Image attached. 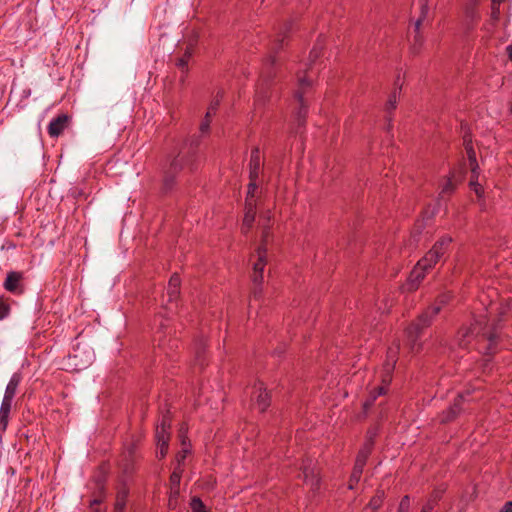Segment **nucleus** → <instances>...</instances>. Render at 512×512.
Returning a JSON list of instances; mask_svg holds the SVG:
<instances>
[{"label":"nucleus","instance_id":"obj_1","mask_svg":"<svg viewBox=\"0 0 512 512\" xmlns=\"http://www.w3.org/2000/svg\"><path fill=\"white\" fill-rule=\"evenodd\" d=\"M452 297L453 296L450 291L441 293L437 297L435 303L428 307L423 313H421L417 319L407 328V340L413 352L420 350L421 343L419 340L423 334L424 329L432 324L435 316L438 315L442 308L450 302Z\"/></svg>","mask_w":512,"mask_h":512},{"label":"nucleus","instance_id":"obj_2","mask_svg":"<svg viewBox=\"0 0 512 512\" xmlns=\"http://www.w3.org/2000/svg\"><path fill=\"white\" fill-rule=\"evenodd\" d=\"M477 338L487 342L486 354H494L498 342V334L494 329L488 328L484 318L475 320L470 327L462 328L457 334L458 345L468 348L471 340Z\"/></svg>","mask_w":512,"mask_h":512},{"label":"nucleus","instance_id":"obj_3","mask_svg":"<svg viewBox=\"0 0 512 512\" xmlns=\"http://www.w3.org/2000/svg\"><path fill=\"white\" fill-rule=\"evenodd\" d=\"M477 338L487 342L486 354H494L498 342V334L494 329L488 328L484 318L475 320L470 327L462 328L457 334L458 345L468 348L471 340Z\"/></svg>","mask_w":512,"mask_h":512},{"label":"nucleus","instance_id":"obj_4","mask_svg":"<svg viewBox=\"0 0 512 512\" xmlns=\"http://www.w3.org/2000/svg\"><path fill=\"white\" fill-rule=\"evenodd\" d=\"M264 158L260 154L258 147L251 150L248 162L249 183L247 192H255L256 190H268L267 183L269 176L265 169Z\"/></svg>","mask_w":512,"mask_h":512},{"label":"nucleus","instance_id":"obj_5","mask_svg":"<svg viewBox=\"0 0 512 512\" xmlns=\"http://www.w3.org/2000/svg\"><path fill=\"white\" fill-rule=\"evenodd\" d=\"M195 149L192 147H183L176 157L171 161L170 167L165 171L163 177V187L165 190L174 188L175 174L188 167L190 170L194 167Z\"/></svg>","mask_w":512,"mask_h":512},{"label":"nucleus","instance_id":"obj_6","mask_svg":"<svg viewBox=\"0 0 512 512\" xmlns=\"http://www.w3.org/2000/svg\"><path fill=\"white\" fill-rule=\"evenodd\" d=\"M257 260L253 263L251 279L253 282L252 296L254 299H260L262 296V284L264 280L263 272L267 264V248L259 246L257 251Z\"/></svg>","mask_w":512,"mask_h":512},{"label":"nucleus","instance_id":"obj_7","mask_svg":"<svg viewBox=\"0 0 512 512\" xmlns=\"http://www.w3.org/2000/svg\"><path fill=\"white\" fill-rule=\"evenodd\" d=\"M170 428H171V415L170 411L167 410L163 414L159 424L155 429V439L158 449V455L160 458H164L168 452L169 441H170Z\"/></svg>","mask_w":512,"mask_h":512},{"label":"nucleus","instance_id":"obj_8","mask_svg":"<svg viewBox=\"0 0 512 512\" xmlns=\"http://www.w3.org/2000/svg\"><path fill=\"white\" fill-rule=\"evenodd\" d=\"M452 242V238L449 236L441 237L433 247L422 257L418 262L420 266L432 269L447 253L448 248Z\"/></svg>","mask_w":512,"mask_h":512},{"label":"nucleus","instance_id":"obj_9","mask_svg":"<svg viewBox=\"0 0 512 512\" xmlns=\"http://www.w3.org/2000/svg\"><path fill=\"white\" fill-rule=\"evenodd\" d=\"M299 90L295 93V98L299 102V108L295 113V124L297 126L296 133L299 132V129L305 126L306 117L308 113V106L304 101V93L305 88L310 85V83L305 78H299Z\"/></svg>","mask_w":512,"mask_h":512},{"label":"nucleus","instance_id":"obj_10","mask_svg":"<svg viewBox=\"0 0 512 512\" xmlns=\"http://www.w3.org/2000/svg\"><path fill=\"white\" fill-rule=\"evenodd\" d=\"M259 196V194H247L245 200V215L242 225L243 233H247L253 225L256 215V208L260 201Z\"/></svg>","mask_w":512,"mask_h":512},{"label":"nucleus","instance_id":"obj_11","mask_svg":"<svg viewBox=\"0 0 512 512\" xmlns=\"http://www.w3.org/2000/svg\"><path fill=\"white\" fill-rule=\"evenodd\" d=\"M23 279V272L10 271L6 275L3 287L6 291L12 294L21 295L24 292V285L22 283Z\"/></svg>","mask_w":512,"mask_h":512},{"label":"nucleus","instance_id":"obj_12","mask_svg":"<svg viewBox=\"0 0 512 512\" xmlns=\"http://www.w3.org/2000/svg\"><path fill=\"white\" fill-rule=\"evenodd\" d=\"M468 162H469V168L471 170V178L469 180V186L471 189L474 190V192H480V184L478 183V163L476 160V152L473 148V146H469V148L466 150Z\"/></svg>","mask_w":512,"mask_h":512},{"label":"nucleus","instance_id":"obj_13","mask_svg":"<svg viewBox=\"0 0 512 512\" xmlns=\"http://www.w3.org/2000/svg\"><path fill=\"white\" fill-rule=\"evenodd\" d=\"M391 368H388L387 375L382 380V385L378 386L377 388L373 389L370 393L367 399L363 403V408L365 411H368L376 401V399L384 395L387 392V387L390 384L391 381V375H390Z\"/></svg>","mask_w":512,"mask_h":512},{"label":"nucleus","instance_id":"obj_14","mask_svg":"<svg viewBox=\"0 0 512 512\" xmlns=\"http://www.w3.org/2000/svg\"><path fill=\"white\" fill-rule=\"evenodd\" d=\"M429 270L430 269H428L427 267L420 266V262H417L414 269L410 273V276L406 283V289L409 291L416 290Z\"/></svg>","mask_w":512,"mask_h":512},{"label":"nucleus","instance_id":"obj_15","mask_svg":"<svg viewBox=\"0 0 512 512\" xmlns=\"http://www.w3.org/2000/svg\"><path fill=\"white\" fill-rule=\"evenodd\" d=\"M464 402V395L459 394L453 404L445 411L442 412L440 417L441 423H448L456 419V417L462 411V403Z\"/></svg>","mask_w":512,"mask_h":512},{"label":"nucleus","instance_id":"obj_16","mask_svg":"<svg viewBox=\"0 0 512 512\" xmlns=\"http://www.w3.org/2000/svg\"><path fill=\"white\" fill-rule=\"evenodd\" d=\"M253 400L255 407L260 411L264 412L270 405V396L266 392L262 383H259L254 387Z\"/></svg>","mask_w":512,"mask_h":512},{"label":"nucleus","instance_id":"obj_17","mask_svg":"<svg viewBox=\"0 0 512 512\" xmlns=\"http://www.w3.org/2000/svg\"><path fill=\"white\" fill-rule=\"evenodd\" d=\"M303 479L306 483H310L312 489L319 487L320 479L318 473L313 466L312 460H305L302 464Z\"/></svg>","mask_w":512,"mask_h":512},{"label":"nucleus","instance_id":"obj_18","mask_svg":"<svg viewBox=\"0 0 512 512\" xmlns=\"http://www.w3.org/2000/svg\"><path fill=\"white\" fill-rule=\"evenodd\" d=\"M69 117L65 114L58 115L48 125V134L52 138H56L62 134L67 127Z\"/></svg>","mask_w":512,"mask_h":512},{"label":"nucleus","instance_id":"obj_19","mask_svg":"<svg viewBox=\"0 0 512 512\" xmlns=\"http://www.w3.org/2000/svg\"><path fill=\"white\" fill-rule=\"evenodd\" d=\"M194 52V44L190 43L186 46L184 54L179 57L176 61V66L182 71V76L180 77V81L183 83L185 81V77L188 73V63L191 59Z\"/></svg>","mask_w":512,"mask_h":512},{"label":"nucleus","instance_id":"obj_20","mask_svg":"<svg viewBox=\"0 0 512 512\" xmlns=\"http://www.w3.org/2000/svg\"><path fill=\"white\" fill-rule=\"evenodd\" d=\"M372 449H373V440L371 438V439L366 440L365 443L363 444V446L361 447V449L359 450L356 460H355V465H359L360 467L364 468L366 465V462L372 452Z\"/></svg>","mask_w":512,"mask_h":512},{"label":"nucleus","instance_id":"obj_21","mask_svg":"<svg viewBox=\"0 0 512 512\" xmlns=\"http://www.w3.org/2000/svg\"><path fill=\"white\" fill-rule=\"evenodd\" d=\"M20 382L21 375L18 373L13 374L6 386L4 397L14 399Z\"/></svg>","mask_w":512,"mask_h":512},{"label":"nucleus","instance_id":"obj_22","mask_svg":"<svg viewBox=\"0 0 512 512\" xmlns=\"http://www.w3.org/2000/svg\"><path fill=\"white\" fill-rule=\"evenodd\" d=\"M180 283L181 281L178 275L174 274L171 276L167 288V295L169 297V301H172L178 297Z\"/></svg>","mask_w":512,"mask_h":512},{"label":"nucleus","instance_id":"obj_23","mask_svg":"<svg viewBox=\"0 0 512 512\" xmlns=\"http://www.w3.org/2000/svg\"><path fill=\"white\" fill-rule=\"evenodd\" d=\"M462 180L461 172H453L450 177H448L443 185L442 192H448L449 190H455L459 188V182Z\"/></svg>","mask_w":512,"mask_h":512},{"label":"nucleus","instance_id":"obj_24","mask_svg":"<svg viewBox=\"0 0 512 512\" xmlns=\"http://www.w3.org/2000/svg\"><path fill=\"white\" fill-rule=\"evenodd\" d=\"M128 497V490L125 488H122L118 491L116 502L114 506V512H124L126 507V500Z\"/></svg>","mask_w":512,"mask_h":512},{"label":"nucleus","instance_id":"obj_25","mask_svg":"<svg viewBox=\"0 0 512 512\" xmlns=\"http://www.w3.org/2000/svg\"><path fill=\"white\" fill-rule=\"evenodd\" d=\"M425 18H422V17H419L417 19V21L415 22V37H414V44L412 46V49H413V52L414 53H418L422 44H423V38L422 36L420 35L419 33V29H420V26L422 24V21L424 20Z\"/></svg>","mask_w":512,"mask_h":512},{"label":"nucleus","instance_id":"obj_26","mask_svg":"<svg viewBox=\"0 0 512 512\" xmlns=\"http://www.w3.org/2000/svg\"><path fill=\"white\" fill-rule=\"evenodd\" d=\"M363 470H364L363 467H360L359 465L354 464V467H353V470H352V473L350 475V479L348 482V488L350 490H353L356 487V485L358 484V482L360 481Z\"/></svg>","mask_w":512,"mask_h":512},{"label":"nucleus","instance_id":"obj_27","mask_svg":"<svg viewBox=\"0 0 512 512\" xmlns=\"http://www.w3.org/2000/svg\"><path fill=\"white\" fill-rule=\"evenodd\" d=\"M385 494L382 490H377L376 494L371 498L369 502V507L373 510H377L381 507Z\"/></svg>","mask_w":512,"mask_h":512},{"label":"nucleus","instance_id":"obj_28","mask_svg":"<svg viewBox=\"0 0 512 512\" xmlns=\"http://www.w3.org/2000/svg\"><path fill=\"white\" fill-rule=\"evenodd\" d=\"M400 90H401V88H399L398 90H397V89H395V90L391 93V95L389 96V99H388V101H387V103H386V110H387L388 112H390V111H392V110L396 109L397 99H398V96H399V94H400Z\"/></svg>","mask_w":512,"mask_h":512},{"label":"nucleus","instance_id":"obj_29","mask_svg":"<svg viewBox=\"0 0 512 512\" xmlns=\"http://www.w3.org/2000/svg\"><path fill=\"white\" fill-rule=\"evenodd\" d=\"M190 507L192 512H208L203 501L198 497L191 499Z\"/></svg>","mask_w":512,"mask_h":512},{"label":"nucleus","instance_id":"obj_30","mask_svg":"<svg viewBox=\"0 0 512 512\" xmlns=\"http://www.w3.org/2000/svg\"><path fill=\"white\" fill-rule=\"evenodd\" d=\"M10 314V305L4 296H0V320L7 318Z\"/></svg>","mask_w":512,"mask_h":512},{"label":"nucleus","instance_id":"obj_31","mask_svg":"<svg viewBox=\"0 0 512 512\" xmlns=\"http://www.w3.org/2000/svg\"><path fill=\"white\" fill-rule=\"evenodd\" d=\"M181 474H182V471L176 469L170 475L171 488L173 490H175V492H178L180 481H181Z\"/></svg>","mask_w":512,"mask_h":512},{"label":"nucleus","instance_id":"obj_32","mask_svg":"<svg viewBox=\"0 0 512 512\" xmlns=\"http://www.w3.org/2000/svg\"><path fill=\"white\" fill-rule=\"evenodd\" d=\"M290 29V24H285L284 26V30L281 31L278 36H277V39L275 40V43L272 47V50L273 51H277L279 50L281 47H282V43L284 42V39H285V34L286 32Z\"/></svg>","mask_w":512,"mask_h":512},{"label":"nucleus","instance_id":"obj_33","mask_svg":"<svg viewBox=\"0 0 512 512\" xmlns=\"http://www.w3.org/2000/svg\"><path fill=\"white\" fill-rule=\"evenodd\" d=\"M504 0H492L491 2V18L494 21H498L500 18V4Z\"/></svg>","mask_w":512,"mask_h":512},{"label":"nucleus","instance_id":"obj_34","mask_svg":"<svg viewBox=\"0 0 512 512\" xmlns=\"http://www.w3.org/2000/svg\"><path fill=\"white\" fill-rule=\"evenodd\" d=\"M10 413L0 409V431L4 432L8 425Z\"/></svg>","mask_w":512,"mask_h":512},{"label":"nucleus","instance_id":"obj_35","mask_svg":"<svg viewBox=\"0 0 512 512\" xmlns=\"http://www.w3.org/2000/svg\"><path fill=\"white\" fill-rule=\"evenodd\" d=\"M219 104H220V99L219 98H216L215 100H213L210 103V105L208 107V110H207L205 115L212 118L216 114V111H217V109L219 107Z\"/></svg>","mask_w":512,"mask_h":512},{"label":"nucleus","instance_id":"obj_36","mask_svg":"<svg viewBox=\"0 0 512 512\" xmlns=\"http://www.w3.org/2000/svg\"><path fill=\"white\" fill-rule=\"evenodd\" d=\"M204 347L205 345L203 343L200 344L199 347L196 349V362L202 367L205 363L204 358Z\"/></svg>","mask_w":512,"mask_h":512},{"label":"nucleus","instance_id":"obj_37","mask_svg":"<svg viewBox=\"0 0 512 512\" xmlns=\"http://www.w3.org/2000/svg\"><path fill=\"white\" fill-rule=\"evenodd\" d=\"M410 508V499L409 496H404L399 504L397 512H408Z\"/></svg>","mask_w":512,"mask_h":512},{"label":"nucleus","instance_id":"obj_38","mask_svg":"<svg viewBox=\"0 0 512 512\" xmlns=\"http://www.w3.org/2000/svg\"><path fill=\"white\" fill-rule=\"evenodd\" d=\"M322 46L319 45V44H316L313 49L310 51V60L311 61H315L316 59L319 58V56L321 55L322 53Z\"/></svg>","mask_w":512,"mask_h":512},{"label":"nucleus","instance_id":"obj_39","mask_svg":"<svg viewBox=\"0 0 512 512\" xmlns=\"http://www.w3.org/2000/svg\"><path fill=\"white\" fill-rule=\"evenodd\" d=\"M210 123H211V117H208L205 115L203 121L200 124V132L202 134H205L209 131Z\"/></svg>","mask_w":512,"mask_h":512},{"label":"nucleus","instance_id":"obj_40","mask_svg":"<svg viewBox=\"0 0 512 512\" xmlns=\"http://www.w3.org/2000/svg\"><path fill=\"white\" fill-rule=\"evenodd\" d=\"M12 402H13V399L3 397L0 409L10 413L11 407H12Z\"/></svg>","mask_w":512,"mask_h":512},{"label":"nucleus","instance_id":"obj_41","mask_svg":"<svg viewBox=\"0 0 512 512\" xmlns=\"http://www.w3.org/2000/svg\"><path fill=\"white\" fill-rule=\"evenodd\" d=\"M428 1L429 0H421L422 2V5H421V16L422 18H426L427 16V13H428Z\"/></svg>","mask_w":512,"mask_h":512},{"label":"nucleus","instance_id":"obj_42","mask_svg":"<svg viewBox=\"0 0 512 512\" xmlns=\"http://www.w3.org/2000/svg\"><path fill=\"white\" fill-rule=\"evenodd\" d=\"M268 237H269V229L265 228L262 233V244L260 246H264L265 248H267L266 244L268 241Z\"/></svg>","mask_w":512,"mask_h":512},{"label":"nucleus","instance_id":"obj_43","mask_svg":"<svg viewBox=\"0 0 512 512\" xmlns=\"http://www.w3.org/2000/svg\"><path fill=\"white\" fill-rule=\"evenodd\" d=\"M434 509V504L431 500H428L427 503L422 507V510L420 512H432Z\"/></svg>","mask_w":512,"mask_h":512},{"label":"nucleus","instance_id":"obj_44","mask_svg":"<svg viewBox=\"0 0 512 512\" xmlns=\"http://www.w3.org/2000/svg\"><path fill=\"white\" fill-rule=\"evenodd\" d=\"M463 143H464L465 150H467L469 148V146H473L472 139H471L470 135H467V134L464 135Z\"/></svg>","mask_w":512,"mask_h":512},{"label":"nucleus","instance_id":"obj_45","mask_svg":"<svg viewBox=\"0 0 512 512\" xmlns=\"http://www.w3.org/2000/svg\"><path fill=\"white\" fill-rule=\"evenodd\" d=\"M441 493L442 491H434L429 500L435 505L437 500L440 499Z\"/></svg>","mask_w":512,"mask_h":512},{"label":"nucleus","instance_id":"obj_46","mask_svg":"<svg viewBox=\"0 0 512 512\" xmlns=\"http://www.w3.org/2000/svg\"><path fill=\"white\" fill-rule=\"evenodd\" d=\"M102 502V499L97 498L91 501L90 508L92 509V512H94L95 509H99L97 506L100 505Z\"/></svg>","mask_w":512,"mask_h":512},{"label":"nucleus","instance_id":"obj_47","mask_svg":"<svg viewBox=\"0 0 512 512\" xmlns=\"http://www.w3.org/2000/svg\"><path fill=\"white\" fill-rule=\"evenodd\" d=\"M500 512H512V501L506 502L501 508Z\"/></svg>","mask_w":512,"mask_h":512},{"label":"nucleus","instance_id":"obj_48","mask_svg":"<svg viewBox=\"0 0 512 512\" xmlns=\"http://www.w3.org/2000/svg\"><path fill=\"white\" fill-rule=\"evenodd\" d=\"M467 15H468L469 17H471L472 19H475V18H477V17H478V16H477V13H476V10H475V8H474V7H471V8H469V9H467Z\"/></svg>","mask_w":512,"mask_h":512},{"label":"nucleus","instance_id":"obj_49","mask_svg":"<svg viewBox=\"0 0 512 512\" xmlns=\"http://www.w3.org/2000/svg\"><path fill=\"white\" fill-rule=\"evenodd\" d=\"M275 57L273 55H270L266 60L267 66H273L275 64Z\"/></svg>","mask_w":512,"mask_h":512},{"label":"nucleus","instance_id":"obj_50","mask_svg":"<svg viewBox=\"0 0 512 512\" xmlns=\"http://www.w3.org/2000/svg\"><path fill=\"white\" fill-rule=\"evenodd\" d=\"M377 433L376 431L374 430H369L368 433H367V437H366V440L368 439H371L374 441L375 437H376Z\"/></svg>","mask_w":512,"mask_h":512},{"label":"nucleus","instance_id":"obj_51","mask_svg":"<svg viewBox=\"0 0 512 512\" xmlns=\"http://www.w3.org/2000/svg\"><path fill=\"white\" fill-rule=\"evenodd\" d=\"M478 198L481 199L484 194H477Z\"/></svg>","mask_w":512,"mask_h":512},{"label":"nucleus","instance_id":"obj_52","mask_svg":"<svg viewBox=\"0 0 512 512\" xmlns=\"http://www.w3.org/2000/svg\"><path fill=\"white\" fill-rule=\"evenodd\" d=\"M185 458V452L183 454H181V459H184Z\"/></svg>","mask_w":512,"mask_h":512},{"label":"nucleus","instance_id":"obj_53","mask_svg":"<svg viewBox=\"0 0 512 512\" xmlns=\"http://www.w3.org/2000/svg\"><path fill=\"white\" fill-rule=\"evenodd\" d=\"M464 395V400L466 399V396H469V393H466V394H463Z\"/></svg>","mask_w":512,"mask_h":512},{"label":"nucleus","instance_id":"obj_54","mask_svg":"<svg viewBox=\"0 0 512 512\" xmlns=\"http://www.w3.org/2000/svg\"><path fill=\"white\" fill-rule=\"evenodd\" d=\"M267 77H270V72L266 71Z\"/></svg>","mask_w":512,"mask_h":512},{"label":"nucleus","instance_id":"obj_55","mask_svg":"<svg viewBox=\"0 0 512 512\" xmlns=\"http://www.w3.org/2000/svg\"><path fill=\"white\" fill-rule=\"evenodd\" d=\"M94 512H100V509H95Z\"/></svg>","mask_w":512,"mask_h":512},{"label":"nucleus","instance_id":"obj_56","mask_svg":"<svg viewBox=\"0 0 512 512\" xmlns=\"http://www.w3.org/2000/svg\"><path fill=\"white\" fill-rule=\"evenodd\" d=\"M510 57H511V59H512V53L510 54Z\"/></svg>","mask_w":512,"mask_h":512}]
</instances>
